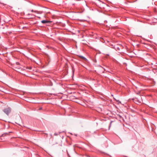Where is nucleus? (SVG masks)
<instances>
[{"mask_svg": "<svg viewBox=\"0 0 157 157\" xmlns=\"http://www.w3.org/2000/svg\"><path fill=\"white\" fill-rule=\"evenodd\" d=\"M46 8L44 7H41V8L40 9H41V10H44V9H46Z\"/></svg>", "mask_w": 157, "mask_h": 157, "instance_id": "obj_7", "label": "nucleus"}, {"mask_svg": "<svg viewBox=\"0 0 157 157\" xmlns=\"http://www.w3.org/2000/svg\"><path fill=\"white\" fill-rule=\"evenodd\" d=\"M27 68L29 70H31L32 68V67H27Z\"/></svg>", "mask_w": 157, "mask_h": 157, "instance_id": "obj_5", "label": "nucleus"}, {"mask_svg": "<svg viewBox=\"0 0 157 157\" xmlns=\"http://www.w3.org/2000/svg\"><path fill=\"white\" fill-rule=\"evenodd\" d=\"M134 102L136 104H139L142 102V99L141 95H140L137 98L133 99Z\"/></svg>", "mask_w": 157, "mask_h": 157, "instance_id": "obj_2", "label": "nucleus"}, {"mask_svg": "<svg viewBox=\"0 0 157 157\" xmlns=\"http://www.w3.org/2000/svg\"><path fill=\"white\" fill-rule=\"evenodd\" d=\"M42 23L43 24H46L52 22V21H49L48 20H42L41 21Z\"/></svg>", "mask_w": 157, "mask_h": 157, "instance_id": "obj_4", "label": "nucleus"}, {"mask_svg": "<svg viewBox=\"0 0 157 157\" xmlns=\"http://www.w3.org/2000/svg\"><path fill=\"white\" fill-rule=\"evenodd\" d=\"M140 92H138L137 93V94H140Z\"/></svg>", "mask_w": 157, "mask_h": 157, "instance_id": "obj_11", "label": "nucleus"}, {"mask_svg": "<svg viewBox=\"0 0 157 157\" xmlns=\"http://www.w3.org/2000/svg\"><path fill=\"white\" fill-rule=\"evenodd\" d=\"M3 111L7 115H8L11 112V109L10 108H5L3 109Z\"/></svg>", "mask_w": 157, "mask_h": 157, "instance_id": "obj_3", "label": "nucleus"}, {"mask_svg": "<svg viewBox=\"0 0 157 157\" xmlns=\"http://www.w3.org/2000/svg\"><path fill=\"white\" fill-rule=\"evenodd\" d=\"M19 63L18 62H16L13 66L14 69L18 72H21V71L23 69L21 68L20 66L19 65Z\"/></svg>", "mask_w": 157, "mask_h": 157, "instance_id": "obj_1", "label": "nucleus"}, {"mask_svg": "<svg viewBox=\"0 0 157 157\" xmlns=\"http://www.w3.org/2000/svg\"><path fill=\"white\" fill-rule=\"evenodd\" d=\"M80 57L82 59H84V60H86V59L83 56H81Z\"/></svg>", "mask_w": 157, "mask_h": 157, "instance_id": "obj_6", "label": "nucleus"}, {"mask_svg": "<svg viewBox=\"0 0 157 157\" xmlns=\"http://www.w3.org/2000/svg\"><path fill=\"white\" fill-rule=\"evenodd\" d=\"M58 134H59L57 133H56H56H54V135H55V136H57V135H58Z\"/></svg>", "mask_w": 157, "mask_h": 157, "instance_id": "obj_8", "label": "nucleus"}, {"mask_svg": "<svg viewBox=\"0 0 157 157\" xmlns=\"http://www.w3.org/2000/svg\"><path fill=\"white\" fill-rule=\"evenodd\" d=\"M34 10H31V12H33L34 11Z\"/></svg>", "mask_w": 157, "mask_h": 157, "instance_id": "obj_10", "label": "nucleus"}, {"mask_svg": "<svg viewBox=\"0 0 157 157\" xmlns=\"http://www.w3.org/2000/svg\"><path fill=\"white\" fill-rule=\"evenodd\" d=\"M27 15H30V14L29 13H28V14H27Z\"/></svg>", "mask_w": 157, "mask_h": 157, "instance_id": "obj_9", "label": "nucleus"}]
</instances>
